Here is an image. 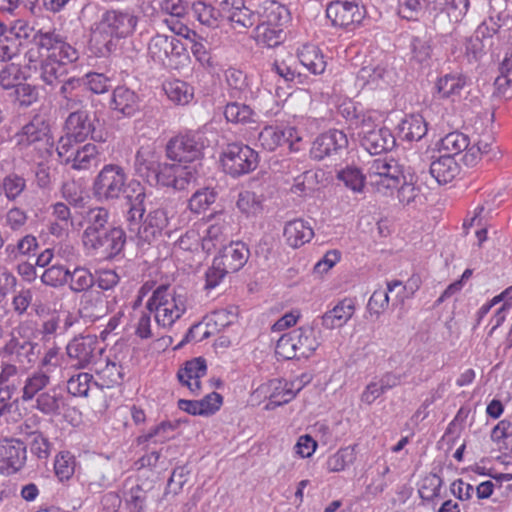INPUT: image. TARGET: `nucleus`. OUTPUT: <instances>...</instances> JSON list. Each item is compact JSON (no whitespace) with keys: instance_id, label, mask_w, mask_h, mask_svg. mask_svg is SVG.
Wrapping results in <instances>:
<instances>
[{"instance_id":"nucleus-63","label":"nucleus","mask_w":512,"mask_h":512,"mask_svg":"<svg viewBox=\"0 0 512 512\" xmlns=\"http://www.w3.org/2000/svg\"><path fill=\"white\" fill-rule=\"evenodd\" d=\"M82 79L84 80L83 88L95 94L106 93L110 88V79L102 73L90 72Z\"/></svg>"},{"instance_id":"nucleus-10","label":"nucleus","mask_w":512,"mask_h":512,"mask_svg":"<svg viewBox=\"0 0 512 512\" xmlns=\"http://www.w3.org/2000/svg\"><path fill=\"white\" fill-rule=\"evenodd\" d=\"M326 16L335 27L354 29L366 16V9L354 0H336L327 5Z\"/></svg>"},{"instance_id":"nucleus-61","label":"nucleus","mask_w":512,"mask_h":512,"mask_svg":"<svg viewBox=\"0 0 512 512\" xmlns=\"http://www.w3.org/2000/svg\"><path fill=\"white\" fill-rule=\"evenodd\" d=\"M387 73V70L382 65L376 66H364L362 67L358 74L357 79L363 82V85H379L380 81L384 80V77Z\"/></svg>"},{"instance_id":"nucleus-9","label":"nucleus","mask_w":512,"mask_h":512,"mask_svg":"<svg viewBox=\"0 0 512 512\" xmlns=\"http://www.w3.org/2000/svg\"><path fill=\"white\" fill-rule=\"evenodd\" d=\"M14 139L21 148L39 145L40 149L43 148L49 154L54 146L49 122L41 115H35L14 135Z\"/></svg>"},{"instance_id":"nucleus-31","label":"nucleus","mask_w":512,"mask_h":512,"mask_svg":"<svg viewBox=\"0 0 512 512\" xmlns=\"http://www.w3.org/2000/svg\"><path fill=\"white\" fill-rule=\"evenodd\" d=\"M70 63L64 61V59L46 58L41 63L40 78L45 84L54 86L64 79L67 74L66 65Z\"/></svg>"},{"instance_id":"nucleus-52","label":"nucleus","mask_w":512,"mask_h":512,"mask_svg":"<svg viewBox=\"0 0 512 512\" xmlns=\"http://www.w3.org/2000/svg\"><path fill=\"white\" fill-rule=\"evenodd\" d=\"M443 480L435 473L426 475L420 483L418 493L422 500L432 502L440 496Z\"/></svg>"},{"instance_id":"nucleus-59","label":"nucleus","mask_w":512,"mask_h":512,"mask_svg":"<svg viewBox=\"0 0 512 512\" xmlns=\"http://www.w3.org/2000/svg\"><path fill=\"white\" fill-rule=\"evenodd\" d=\"M38 248V242L33 235H26L18 241L16 245L6 246V253L12 259H17L20 255L26 256L34 253Z\"/></svg>"},{"instance_id":"nucleus-32","label":"nucleus","mask_w":512,"mask_h":512,"mask_svg":"<svg viewBox=\"0 0 512 512\" xmlns=\"http://www.w3.org/2000/svg\"><path fill=\"white\" fill-rule=\"evenodd\" d=\"M427 123L420 115H411L399 124V135L407 141H419L427 133Z\"/></svg>"},{"instance_id":"nucleus-49","label":"nucleus","mask_w":512,"mask_h":512,"mask_svg":"<svg viewBox=\"0 0 512 512\" xmlns=\"http://www.w3.org/2000/svg\"><path fill=\"white\" fill-rule=\"evenodd\" d=\"M91 385L99 387L98 383L93 381V376L86 372L78 373L72 376L67 382V391L75 397H87Z\"/></svg>"},{"instance_id":"nucleus-18","label":"nucleus","mask_w":512,"mask_h":512,"mask_svg":"<svg viewBox=\"0 0 512 512\" xmlns=\"http://www.w3.org/2000/svg\"><path fill=\"white\" fill-rule=\"evenodd\" d=\"M129 209L127 211V221L129 224V231H134V225H138L142 222L146 207V189L138 180H131L128 183V191L125 196Z\"/></svg>"},{"instance_id":"nucleus-22","label":"nucleus","mask_w":512,"mask_h":512,"mask_svg":"<svg viewBox=\"0 0 512 512\" xmlns=\"http://www.w3.org/2000/svg\"><path fill=\"white\" fill-rule=\"evenodd\" d=\"M354 313L355 301L352 298H344L321 316V324L330 330L340 328L352 318Z\"/></svg>"},{"instance_id":"nucleus-58","label":"nucleus","mask_w":512,"mask_h":512,"mask_svg":"<svg viewBox=\"0 0 512 512\" xmlns=\"http://www.w3.org/2000/svg\"><path fill=\"white\" fill-rule=\"evenodd\" d=\"M422 279L419 274H412L411 277L406 281L405 284L400 280H393L387 283L388 291L393 292L397 287L400 288L397 297L402 301L405 297L413 296L414 293L420 288Z\"/></svg>"},{"instance_id":"nucleus-27","label":"nucleus","mask_w":512,"mask_h":512,"mask_svg":"<svg viewBox=\"0 0 512 512\" xmlns=\"http://www.w3.org/2000/svg\"><path fill=\"white\" fill-rule=\"evenodd\" d=\"M67 406L65 396L55 388L40 393L36 399V408L48 416L61 415Z\"/></svg>"},{"instance_id":"nucleus-8","label":"nucleus","mask_w":512,"mask_h":512,"mask_svg":"<svg viewBox=\"0 0 512 512\" xmlns=\"http://www.w3.org/2000/svg\"><path fill=\"white\" fill-rule=\"evenodd\" d=\"M369 182L378 192L387 193L398 188L405 176L398 162L391 159H375L368 170Z\"/></svg>"},{"instance_id":"nucleus-40","label":"nucleus","mask_w":512,"mask_h":512,"mask_svg":"<svg viewBox=\"0 0 512 512\" xmlns=\"http://www.w3.org/2000/svg\"><path fill=\"white\" fill-rule=\"evenodd\" d=\"M286 37L283 28L272 26L266 22L258 24L256 27V40L268 48H273L281 44Z\"/></svg>"},{"instance_id":"nucleus-24","label":"nucleus","mask_w":512,"mask_h":512,"mask_svg":"<svg viewBox=\"0 0 512 512\" xmlns=\"http://www.w3.org/2000/svg\"><path fill=\"white\" fill-rule=\"evenodd\" d=\"M79 313L82 318L92 322L108 313V302L100 291H90L81 296Z\"/></svg>"},{"instance_id":"nucleus-2","label":"nucleus","mask_w":512,"mask_h":512,"mask_svg":"<svg viewBox=\"0 0 512 512\" xmlns=\"http://www.w3.org/2000/svg\"><path fill=\"white\" fill-rule=\"evenodd\" d=\"M138 23V17L130 9H111L102 14L93 38L101 55L105 56L116 50L118 40L131 35Z\"/></svg>"},{"instance_id":"nucleus-34","label":"nucleus","mask_w":512,"mask_h":512,"mask_svg":"<svg viewBox=\"0 0 512 512\" xmlns=\"http://www.w3.org/2000/svg\"><path fill=\"white\" fill-rule=\"evenodd\" d=\"M467 84L468 78L462 74H446L437 80L435 87L439 97L445 99L460 95Z\"/></svg>"},{"instance_id":"nucleus-57","label":"nucleus","mask_w":512,"mask_h":512,"mask_svg":"<svg viewBox=\"0 0 512 512\" xmlns=\"http://www.w3.org/2000/svg\"><path fill=\"white\" fill-rule=\"evenodd\" d=\"M258 140L262 147L268 151H274L278 146L288 141L282 130L272 126H266L260 132Z\"/></svg>"},{"instance_id":"nucleus-46","label":"nucleus","mask_w":512,"mask_h":512,"mask_svg":"<svg viewBox=\"0 0 512 512\" xmlns=\"http://www.w3.org/2000/svg\"><path fill=\"white\" fill-rule=\"evenodd\" d=\"M336 178L353 192H362L365 186L366 177L361 169L356 166H346L337 171Z\"/></svg>"},{"instance_id":"nucleus-60","label":"nucleus","mask_w":512,"mask_h":512,"mask_svg":"<svg viewBox=\"0 0 512 512\" xmlns=\"http://www.w3.org/2000/svg\"><path fill=\"white\" fill-rule=\"evenodd\" d=\"M49 376L44 373H35L27 378L23 387V401H29L49 384Z\"/></svg>"},{"instance_id":"nucleus-42","label":"nucleus","mask_w":512,"mask_h":512,"mask_svg":"<svg viewBox=\"0 0 512 512\" xmlns=\"http://www.w3.org/2000/svg\"><path fill=\"white\" fill-rule=\"evenodd\" d=\"M191 14L201 24L210 28L218 27L221 21L218 10L212 5L202 1L192 3Z\"/></svg>"},{"instance_id":"nucleus-20","label":"nucleus","mask_w":512,"mask_h":512,"mask_svg":"<svg viewBox=\"0 0 512 512\" xmlns=\"http://www.w3.org/2000/svg\"><path fill=\"white\" fill-rule=\"evenodd\" d=\"M38 344L31 340L20 341V339L11 333L10 340L0 349V355L10 357L11 360L25 366L32 364L37 359L35 349Z\"/></svg>"},{"instance_id":"nucleus-55","label":"nucleus","mask_w":512,"mask_h":512,"mask_svg":"<svg viewBox=\"0 0 512 512\" xmlns=\"http://www.w3.org/2000/svg\"><path fill=\"white\" fill-rule=\"evenodd\" d=\"M70 270L63 265H52L48 267L41 275L43 284L50 287H61L68 284Z\"/></svg>"},{"instance_id":"nucleus-3","label":"nucleus","mask_w":512,"mask_h":512,"mask_svg":"<svg viewBox=\"0 0 512 512\" xmlns=\"http://www.w3.org/2000/svg\"><path fill=\"white\" fill-rule=\"evenodd\" d=\"M208 146L205 135L199 131L180 133L170 138L165 145V154L168 160L177 162L186 167H193L199 176L202 168L204 150Z\"/></svg>"},{"instance_id":"nucleus-30","label":"nucleus","mask_w":512,"mask_h":512,"mask_svg":"<svg viewBox=\"0 0 512 512\" xmlns=\"http://www.w3.org/2000/svg\"><path fill=\"white\" fill-rule=\"evenodd\" d=\"M101 151L93 143H87L79 148L73 154L71 168L74 170H89L97 167L100 162Z\"/></svg>"},{"instance_id":"nucleus-6","label":"nucleus","mask_w":512,"mask_h":512,"mask_svg":"<svg viewBox=\"0 0 512 512\" xmlns=\"http://www.w3.org/2000/svg\"><path fill=\"white\" fill-rule=\"evenodd\" d=\"M220 162L223 171L238 178L254 171L259 164L258 153L242 142L229 143L221 152Z\"/></svg>"},{"instance_id":"nucleus-19","label":"nucleus","mask_w":512,"mask_h":512,"mask_svg":"<svg viewBox=\"0 0 512 512\" xmlns=\"http://www.w3.org/2000/svg\"><path fill=\"white\" fill-rule=\"evenodd\" d=\"M249 248L242 241H230L220 249L214 259L218 265L224 266L231 273L238 272L248 261Z\"/></svg>"},{"instance_id":"nucleus-5","label":"nucleus","mask_w":512,"mask_h":512,"mask_svg":"<svg viewBox=\"0 0 512 512\" xmlns=\"http://www.w3.org/2000/svg\"><path fill=\"white\" fill-rule=\"evenodd\" d=\"M128 175L118 164H106L92 183V194L100 202L119 200L128 191Z\"/></svg>"},{"instance_id":"nucleus-14","label":"nucleus","mask_w":512,"mask_h":512,"mask_svg":"<svg viewBox=\"0 0 512 512\" xmlns=\"http://www.w3.org/2000/svg\"><path fill=\"white\" fill-rule=\"evenodd\" d=\"M99 341L95 335L79 336L72 339L67 347L68 356L75 360V366L85 368L94 363L102 349L98 347Z\"/></svg>"},{"instance_id":"nucleus-62","label":"nucleus","mask_w":512,"mask_h":512,"mask_svg":"<svg viewBox=\"0 0 512 512\" xmlns=\"http://www.w3.org/2000/svg\"><path fill=\"white\" fill-rule=\"evenodd\" d=\"M291 331L283 334L276 343L275 353L284 360L299 359Z\"/></svg>"},{"instance_id":"nucleus-35","label":"nucleus","mask_w":512,"mask_h":512,"mask_svg":"<svg viewBox=\"0 0 512 512\" xmlns=\"http://www.w3.org/2000/svg\"><path fill=\"white\" fill-rule=\"evenodd\" d=\"M434 11L446 12L449 19L457 23L463 19L469 8V0H431Z\"/></svg>"},{"instance_id":"nucleus-54","label":"nucleus","mask_w":512,"mask_h":512,"mask_svg":"<svg viewBox=\"0 0 512 512\" xmlns=\"http://www.w3.org/2000/svg\"><path fill=\"white\" fill-rule=\"evenodd\" d=\"M237 208L247 216L256 215L262 211V200L255 192L245 190L238 194Z\"/></svg>"},{"instance_id":"nucleus-41","label":"nucleus","mask_w":512,"mask_h":512,"mask_svg":"<svg viewBox=\"0 0 512 512\" xmlns=\"http://www.w3.org/2000/svg\"><path fill=\"white\" fill-rule=\"evenodd\" d=\"M1 189L8 201H16L27 189V180L23 175L10 172L1 180Z\"/></svg>"},{"instance_id":"nucleus-38","label":"nucleus","mask_w":512,"mask_h":512,"mask_svg":"<svg viewBox=\"0 0 512 512\" xmlns=\"http://www.w3.org/2000/svg\"><path fill=\"white\" fill-rule=\"evenodd\" d=\"M468 148H470L469 137L459 131L450 132L440 140L439 150L453 158L463 151L466 153Z\"/></svg>"},{"instance_id":"nucleus-56","label":"nucleus","mask_w":512,"mask_h":512,"mask_svg":"<svg viewBox=\"0 0 512 512\" xmlns=\"http://www.w3.org/2000/svg\"><path fill=\"white\" fill-rule=\"evenodd\" d=\"M430 38L426 36H414L411 40L410 48L412 59L419 64L429 65L432 55V47Z\"/></svg>"},{"instance_id":"nucleus-53","label":"nucleus","mask_w":512,"mask_h":512,"mask_svg":"<svg viewBox=\"0 0 512 512\" xmlns=\"http://www.w3.org/2000/svg\"><path fill=\"white\" fill-rule=\"evenodd\" d=\"M22 80H25L24 73L19 65L14 63L6 64L0 70V87L11 92Z\"/></svg>"},{"instance_id":"nucleus-4","label":"nucleus","mask_w":512,"mask_h":512,"mask_svg":"<svg viewBox=\"0 0 512 512\" xmlns=\"http://www.w3.org/2000/svg\"><path fill=\"white\" fill-rule=\"evenodd\" d=\"M65 130L68 143H82L88 139L104 143L108 135L97 113L85 109L75 110L68 115Z\"/></svg>"},{"instance_id":"nucleus-47","label":"nucleus","mask_w":512,"mask_h":512,"mask_svg":"<svg viewBox=\"0 0 512 512\" xmlns=\"http://www.w3.org/2000/svg\"><path fill=\"white\" fill-rule=\"evenodd\" d=\"M207 365L203 357L193 358L184 363V366L177 372V378L181 384L191 381L194 378H202L206 375Z\"/></svg>"},{"instance_id":"nucleus-11","label":"nucleus","mask_w":512,"mask_h":512,"mask_svg":"<svg viewBox=\"0 0 512 512\" xmlns=\"http://www.w3.org/2000/svg\"><path fill=\"white\" fill-rule=\"evenodd\" d=\"M127 242V235L120 226H111L108 230L100 233L84 246L92 251H102L107 259H114L120 255Z\"/></svg>"},{"instance_id":"nucleus-12","label":"nucleus","mask_w":512,"mask_h":512,"mask_svg":"<svg viewBox=\"0 0 512 512\" xmlns=\"http://www.w3.org/2000/svg\"><path fill=\"white\" fill-rule=\"evenodd\" d=\"M27 459V445L20 439L0 440V472L11 475L21 470Z\"/></svg>"},{"instance_id":"nucleus-37","label":"nucleus","mask_w":512,"mask_h":512,"mask_svg":"<svg viewBox=\"0 0 512 512\" xmlns=\"http://www.w3.org/2000/svg\"><path fill=\"white\" fill-rule=\"evenodd\" d=\"M298 57L301 64L315 75L322 74L326 69L325 57L316 46H305Z\"/></svg>"},{"instance_id":"nucleus-36","label":"nucleus","mask_w":512,"mask_h":512,"mask_svg":"<svg viewBox=\"0 0 512 512\" xmlns=\"http://www.w3.org/2000/svg\"><path fill=\"white\" fill-rule=\"evenodd\" d=\"M163 88L167 97L178 105H187L194 97V88L182 80L167 82Z\"/></svg>"},{"instance_id":"nucleus-7","label":"nucleus","mask_w":512,"mask_h":512,"mask_svg":"<svg viewBox=\"0 0 512 512\" xmlns=\"http://www.w3.org/2000/svg\"><path fill=\"white\" fill-rule=\"evenodd\" d=\"M148 56L154 63L168 69L177 68L188 57L187 49L180 39L162 34L150 39Z\"/></svg>"},{"instance_id":"nucleus-17","label":"nucleus","mask_w":512,"mask_h":512,"mask_svg":"<svg viewBox=\"0 0 512 512\" xmlns=\"http://www.w3.org/2000/svg\"><path fill=\"white\" fill-rule=\"evenodd\" d=\"M168 225L167 212L164 209L150 211L138 225H134V231L139 241L151 244L162 236L163 230Z\"/></svg>"},{"instance_id":"nucleus-48","label":"nucleus","mask_w":512,"mask_h":512,"mask_svg":"<svg viewBox=\"0 0 512 512\" xmlns=\"http://www.w3.org/2000/svg\"><path fill=\"white\" fill-rule=\"evenodd\" d=\"M224 116L228 122L247 124L253 122L254 112L244 103L230 102L225 106Z\"/></svg>"},{"instance_id":"nucleus-1","label":"nucleus","mask_w":512,"mask_h":512,"mask_svg":"<svg viewBox=\"0 0 512 512\" xmlns=\"http://www.w3.org/2000/svg\"><path fill=\"white\" fill-rule=\"evenodd\" d=\"M134 168L137 175L152 187H167L181 191L197 180V172L192 166L161 161V156L149 147L138 149Z\"/></svg>"},{"instance_id":"nucleus-26","label":"nucleus","mask_w":512,"mask_h":512,"mask_svg":"<svg viewBox=\"0 0 512 512\" xmlns=\"http://www.w3.org/2000/svg\"><path fill=\"white\" fill-rule=\"evenodd\" d=\"M110 212L105 207H95L87 213V226L83 231V243L92 240L100 233L108 230L112 225L109 224Z\"/></svg>"},{"instance_id":"nucleus-16","label":"nucleus","mask_w":512,"mask_h":512,"mask_svg":"<svg viewBox=\"0 0 512 512\" xmlns=\"http://www.w3.org/2000/svg\"><path fill=\"white\" fill-rule=\"evenodd\" d=\"M29 27L22 21L7 27L0 21V61L12 59L19 52L22 39L29 37Z\"/></svg>"},{"instance_id":"nucleus-45","label":"nucleus","mask_w":512,"mask_h":512,"mask_svg":"<svg viewBox=\"0 0 512 512\" xmlns=\"http://www.w3.org/2000/svg\"><path fill=\"white\" fill-rule=\"evenodd\" d=\"M492 143L493 137L490 134L486 135L484 138L475 140L462 157L465 165H476L483 155H487L492 150Z\"/></svg>"},{"instance_id":"nucleus-25","label":"nucleus","mask_w":512,"mask_h":512,"mask_svg":"<svg viewBox=\"0 0 512 512\" xmlns=\"http://www.w3.org/2000/svg\"><path fill=\"white\" fill-rule=\"evenodd\" d=\"M283 236L290 247L299 248L313 238L314 231L308 221L294 219L285 224Z\"/></svg>"},{"instance_id":"nucleus-15","label":"nucleus","mask_w":512,"mask_h":512,"mask_svg":"<svg viewBox=\"0 0 512 512\" xmlns=\"http://www.w3.org/2000/svg\"><path fill=\"white\" fill-rule=\"evenodd\" d=\"M35 41L39 48L49 52L47 58L64 59L66 62H76L79 59L77 48L66 42L58 33H39L35 36Z\"/></svg>"},{"instance_id":"nucleus-44","label":"nucleus","mask_w":512,"mask_h":512,"mask_svg":"<svg viewBox=\"0 0 512 512\" xmlns=\"http://www.w3.org/2000/svg\"><path fill=\"white\" fill-rule=\"evenodd\" d=\"M218 197V192L215 188L205 187L197 190L192 194L188 201V208L195 214H200L206 211Z\"/></svg>"},{"instance_id":"nucleus-28","label":"nucleus","mask_w":512,"mask_h":512,"mask_svg":"<svg viewBox=\"0 0 512 512\" xmlns=\"http://www.w3.org/2000/svg\"><path fill=\"white\" fill-rule=\"evenodd\" d=\"M291 333L299 359L309 358L320 345L313 326H302L292 330Z\"/></svg>"},{"instance_id":"nucleus-43","label":"nucleus","mask_w":512,"mask_h":512,"mask_svg":"<svg viewBox=\"0 0 512 512\" xmlns=\"http://www.w3.org/2000/svg\"><path fill=\"white\" fill-rule=\"evenodd\" d=\"M357 445H350L340 448L336 453L329 456L326 462L327 470L330 472H340L353 464L356 460Z\"/></svg>"},{"instance_id":"nucleus-33","label":"nucleus","mask_w":512,"mask_h":512,"mask_svg":"<svg viewBox=\"0 0 512 512\" xmlns=\"http://www.w3.org/2000/svg\"><path fill=\"white\" fill-rule=\"evenodd\" d=\"M7 96L20 108H28L38 101L39 90L37 86L22 80Z\"/></svg>"},{"instance_id":"nucleus-21","label":"nucleus","mask_w":512,"mask_h":512,"mask_svg":"<svg viewBox=\"0 0 512 512\" xmlns=\"http://www.w3.org/2000/svg\"><path fill=\"white\" fill-rule=\"evenodd\" d=\"M140 96L126 86H117L112 93L111 108L124 117H133L141 109Z\"/></svg>"},{"instance_id":"nucleus-64","label":"nucleus","mask_w":512,"mask_h":512,"mask_svg":"<svg viewBox=\"0 0 512 512\" xmlns=\"http://www.w3.org/2000/svg\"><path fill=\"white\" fill-rule=\"evenodd\" d=\"M492 96L504 100L512 98V74H499L494 81V92Z\"/></svg>"},{"instance_id":"nucleus-13","label":"nucleus","mask_w":512,"mask_h":512,"mask_svg":"<svg viewBox=\"0 0 512 512\" xmlns=\"http://www.w3.org/2000/svg\"><path fill=\"white\" fill-rule=\"evenodd\" d=\"M348 148L347 135L342 130L331 129L320 134L313 142L310 154L315 160L341 155Z\"/></svg>"},{"instance_id":"nucleus-23","label":"nucleus","mask_w":512,"mask_h":512,"mask_svg":"<svg viewBox=\"0 0 512 512\" xmlns=\"http://www.w3.org/2000/svg\"><path fill=\"white\" fill-rule=\"evenodd\" d=\"M396 145V139L386 127H379L374 132H366L361 140V146L371 155H379L391 151Z\"/></svg>"},{"instance_id":"nucleus-51","label":"nucleus","mask_w":512,"mask_h":512,"mask_svg":"<svg viewBox=\"0 0 512 512\" xmlns=\"http://www.w3.org/2000/svg\"><path fill=\"white\" fill-rule=\"evenodd\" d=\"M124 499L128 512H145L148 501V491L137 484L125 492Z\"/></svg>"},{"instance_id":"nucleus-29","label":"nucleus","mask_w":512,"mask_h":512,"mask_svg":"<svg viewBox=\"0 0 512 512\" xmlns=\"http://www.w3.org/2000/svg\"><path fill=\"white\" fill-rule=\"evenodd\" d=\"M459 173V165L451 155H441L430 164V174L439 184L452 181Z\"/></svg>"},{"instance_id":"nucleus-39","label":"nucleus","mask_w":512,"mask_h":512,"mask_svg":"<svg viewBox=\"0 0 512 512\" xmlns=\"http://www.w3.org/2000/svg\"><path fill=\"white\" fill-rule=\"evenodd\" d=\"M68 284L74 293H88L94 286V274L86 267L77 266L70 271Z\"/></svg>"},{"instance_id":"nucleus-50","label":"nucleus","mask_w":512,"mask_h":512,"mask_svg":"<svg viewBox=\"0 0 512 512\" xmlns=\"http://www.w3.org/2000/svg\"><path fill=\"white\" fill-rule=\"evenodd\" d=\"M180 421L181 420L162 421L159 425L152 428L146 434L139 436L138 442L141 444L155 439V443H163L166 440L170 439L169 432L176 430L180 426Z\"/></svg>"}]
</instances>
